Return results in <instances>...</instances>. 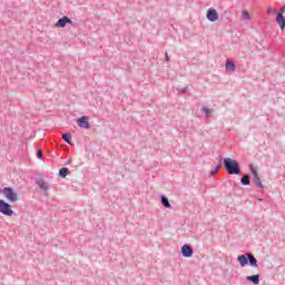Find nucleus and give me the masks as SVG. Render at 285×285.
I'll use <instances>...</instances> for the list:
<instances>
[{"mask_svg":"<svg viewBox=\"0 0 285 285\" xmlns=\"http://www.w3.org/2000/svg\"><path fill=\"white\" fill-rule=\"evenodd\" d=\"M67 164H72V160H68V163Z\"/></svg>","mask_w":285,"mask_h":285,"instance_id":"28","label":"nucleus"},{"mask_svg":"<svg viewBox=\"0 0 285 285\" xmlns=\"http://www.w3.org/2000/svg\"><path fill=\"white\" fill-rule=\"evenodd\" d=\"M285 13V4L279 9V12L277 14H284Z\"/></svg>","mask_w":285,"mask_h":285,"instance_id":"25","label":"nucleus"},{"mask_svg":"<svg viewBox=\"0 0 285 285\" xmlns=\"http://www.w3.org/2000/svg\"><path fill=\"white\" fill-rule=\"evenodd\" d=\"M2 195L8 202H10V204L19 202V194H17L12 187H4L2 189Z\"/></svg>","mask_w":285,"mask_h":285,"instance_id":"2","label":"nucleus"},{"mask_svg":"<svg viewBox=\"0 0 285 285\" xmlns=\"http://www.w3.org/2000/svg\"><path fill=\"white\" fill-rule=\"evenodd\" d=\"M207 19H208V21H212V22L217 21V19H219V14L217 13V10L208 9Z\"/></svg>","mask_w":285,"mask_h":285,"instance_id":"8","label":"nucleus"},{"mask_svg":"<svg viewBox=\"0 0 285 285\" xmlns=\"http://www.w3.org/2000/svg\"><path fill=\"white\" fill-rule=\"evenodd\" d=\"M271 12H276L275 9H273L272 7L267 8V14H271Z\"/></svg>","mask_w":285,"mask_h":285,"instance_id":"26","label":"nucleus"},{"mask_svg":"<svg viewBox=\"0 0 285 285\" xmlns=\"http://www.w3.org/2000/svg\"><path fill=\"white\" fill-rule=\"evenodd\" d=\"M69 23L70 26H72V21L68 18V16H63L62 18H60L57 23L56 27L57 28H66V24Z\"/></svg>","mask_w":285,"mask_h":285,"instance_id":"7","label":"nucleus"},{"mask_svg":"<svg viewBox=\"0 0 285 285\" xmlns=\"http://www.w3.org/2000/svg\"><path fill=\"white\" fill-rule=\"evenodd\" d=\"M254 184L257 186V188H264V185L262 184V179L259 177L254 178Z\"/></svg>","mask_w":285,"mask_h":285,"instance_id":"21","label":"nucleus"},{"mask_svg":"<svg viewBox=\"0 0 285 285\" xmlns=\"http://www.w3.org/2000/svg\"><path fill=\"white\" fill-rule=\"evenodd\" d=\"M219 170H222V165H217L214 170L210 171V176L215 177V175H217V173H219Z\"/></svg>","mask_w":285,"mask_h":285,"instance_id":"20","label":"nucleus"},{"mask_svg":"<svg viewBox=\"0 0 285 285\" xmlns=\"http://www.w3.org/2000/svg\"><path fill=\"white\" fill-rule=\"evenodd\" d=\"M276 23H278L281 30L285 29V17L282 13H276Z\"/></svg>","mask_w":285,"mask_h":285,"instance_id":"10","label":"nucleus"},{"mask_svg":"<svg viewBox=\"0 0 285 285\" xmlns=\"http://www.w3.org/2000/svg\"><path fill=\"white\" fill-rule=\"evenodd\" d=\"M248 264L253 268H257V258L250 253H248Z\"/></svg>","mask_w":285,"mask_h":285,"instance_id":"12","label":"nucleus"},{"mask_svg":"<svg viewBox=\"0 0 285 285\" xmlns=\"http://www.w3.org/2000/svg\"><path fill=\"white\" fill-rule=\"evenodd\" d=\"M37 157L38 159H43V150L38 149Z\"/></svg>","mask_w":285,"mask_h":285,"instance_id":"24","label":"nucleus"},{"mask_svg":"<svg viewBox=\"0 0 285 285\" xmlns=\"http://www.w3.org/2000/svg\"><path fill=\"white\" fill-rule=\"evenodd\" d=\"M237 262L242 268H244V266H248V253L239 255L237 257Z\"/></svg>","mask_w":285,"mask_h":285,"instance_id":"9","label":"nucleus"},{"mask_svg":"<svg viewBox=\"0 0 285 285\" xmlns=\"http://www.w3.org/2000/svg\"><path fill=\"white\" fill-rule=\"evenodd\" d=\"M70 174V169L62 167L59 170V177H61L62 179H66V177H68V175Z\"/></svg>","mask_w":285,"mask_h":285,"instance_id":"14","label":"nucleus"},{"mask_svg":"<svg viewBox=\"0 0 285 285\" xmlns=\"http://www.w3.org/2000/svg\"><path fill=\"white\" fill-rule=\"evenodd\" d=\"M202 112L206 115L207 119H210V117H213V114H210V109H208V107H203Z\"/></svg>","mask_w":285,"mask_h":285,"instance_id":"18","label":"nucleus"},{"mask_svg":"<svg viewBox=\"0 0 285 285\" xmlns=\"http://www.w3.org/2000/svg\"><path fill=\"white\" fill-rule=\"evenodd\" d=\"M0 213L6 217H12L14 215V210H12V205L3 199H0Z\"/></svg>","mask_w":285,"mask_h":285,"instance_id":"3","label":"nucleus"},{"mask_svg":"<svg viewBox=\"0 0 285 285\" xmlns=\"http://www.w3.org/2000/svg\"><path fill=\"white\" fill-rule=\"evenodd\" d=\"M36 184L42 190L45 197H48L50 190V183L46 181L43 178H36Z\"/></svg>","mask_w":285,"mask_h":285,"instance_id":"4","label":"nucleus"},{"mask_svg":"<svg viewBox=\"0 0 285 285\" xmlns=\"http://www.w3.org/2000/svg\"><path fill=\"white\" fill-rule=\"evenodd\" d=\"M249 168H250V173H252L254 179L259 177V174L257 173V169H255V167H253V165H249Z\"/></svg>","mask_w":285,"mask_h":285,"instance_id":"22","label":"nucleus"},{"mask_svg":"<svg viewBox=\"0 0 285 285\" xmlns=\"http://www.w3.org/2000/svg\"><path fill=\"white\" fill-rule=\"evenodd\" d=\"M160 203L165 208H170V202L168 200V197L161 196L160 197Z\"/></svg>","mask_w":285,"mask_h":285,"instance_id":"16","label":"nucleus"},{"mask_svg":"<svg viewBox=\"0 0 285 285\" xmlns=\"http://www.w3.org/2000/svg\"><path fill=\"white\" fill-rule=\"evenodd\" d=\"M243 19H245L246 21H248L250 19V13H248V11L244 10L243 11Z\"/></svg>","mask_w":285,"mask_h":285,"instance_id":"23","label":"nucleus"},{"mask_svg":"<svg viewBox=\"0 0 285 285\" xmlns=\"http://www.w3.org/2000/svg\"><path fill=\"white\" fill-rule=\"evenodd\" d=\"M77 126H79V128H85V130H89L90 128V122L88 121V117L87 116H82L80 118H78L76 120Z\"/></svg>","mask_w":285,"mask_h":285,"instance_id":"5","label":"nucleus"},{"mask_svg":"<svg viewBox=\"0 0 285 285\" xmlns=\"http://www.w3.org/2000/svg\"><path fill=\"white\" fill-rule=\"evenodd\" d=\"M240 184L243 186H250V176L245 175L244 177L240 178Z\"/></svg>","mask_w":285,"mask_h":285,"instance_id":"15","label":"nucleus"},{"mask_svg":"<svg viewBox=\"0 0 285 285\" xmlns=\"http://www.w3.org/2000/svg\"><path fill=\"white\" fill-rule=\"evenodd\" d=\"M247 282H252V284H259L261 276L259 274L246 276Z\"/></svg>","mask_w":285,"mask_h":285,"instance_id":"11","label":"nucleus"},{"mask_svg":"<svg viewBox=\"0 0 285 285\" xmlns=\"http://www.w3.org/2000/svg\"><path fill=\"white\" fill-rule=\"evenodd\" d=\"M193 253H195V250L193 249V247L190 245L185 244L181 246L183 257H193Z\"/></svg>","mask_w":285,"mask_h":285,"instance_id":"6","label":"nucleus"},{"mask_svg":"<svg viewBox=\"0 0 285 285\" xmlns=\"http://www.w3.org/2000/svg\"><path fill=\"white\" fill-rule=\"evenodd\" d=\"M177 92H179V95H186V92H188V86L177 87Z\"/></svg>","mask_w":285,"mask_h":285,"instance_id":"19","label":"nucleus"},{"mask_svg":"<svg viewBox=\"0 0 285 285\" xmlns=\"http://www.w3.org/2000/svg\"><path fill=\"white\" fill-rule=\"evenodd\" d=\"M62 139H63V141H66V144H70L72 141V135L63 134Z\"/></svg>","mask_w":285,"mask_h":285,"instance_id":"17","label":"nucleus"},{"mask_svg":"<svg viewBox=\"0 0 285 285\" xmlns=\"http://www.w3.org/2000/svg\"><path fill=\"white\" fill-rule=\"evenodd\" d=\"M226 70H232V72H235L237 70V67L235 66V62L227 60L225 65Z\"/></svg>","mask_w":285,"mask_h":285,"instance_id":"13","label":"nucleus"},{"mask_svg":"<svg viewBox=\"0 0 285 285\" xmlns=\"http://www.w3.org/2000/svg\"><path fill=\"white\" fill-rule=\"evenodd\" d=\"M223 164L225 166L226 173L228 175H240L242 169L239 168V163L233 158H224Z\"/></svg>","mask_w":285,"mask_h":285,"instance_id":"1","label":"nucleus"},{"mask_svg":"<svg viewBox=\"0 0 285 285\" xmlns=\"http://www.w3.org/2000/svg\"><path fill=\"white\" fill-rule=\"evenodd\" d=\"M166 61H170V57H168V52L165 53Z\"/></svg>","mask_w":285,"mask_h":285,"instance_id":"27","label":"nucleus"}]
</instances>
